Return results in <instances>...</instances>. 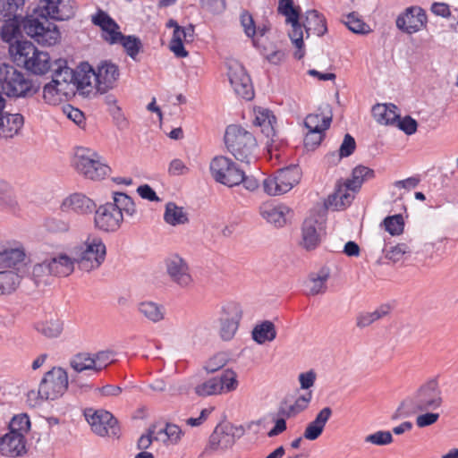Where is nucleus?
<instances>
[{
    "label": "nucleus",
    "instance_id": "f257e3e1",
    "mask_svg": "<svg viewBox=\"0 0 458 458\" xmlns=\"http://www.w3.org/2000/svg\"><path fill=\"white\" fill-rule=\"evenodd\" d=\"M62 0H38V5L32 13L25 17L4 20L1 36L4 41H12L21 32L33 38L42 46L55 45L61 38L57 26L48 18L64 21L70 14L64 13L60 7Z\"/></svg>",
    "mask_w": 458,
    "mask_h": 458
},
{
    "label": "nucleus",
    "instance_id": "f03ea898",
    "mask_svg": "<svg viewBox=\"0 0 458 458\" xmlns=\"http://www.w3.org/2000/svg\"><path fill=\"white\" fill-rule=\"evenodd\" d=\"M374 177L375 172L373 169L361 165H357L352 169L351 179L337 182L335 190L333 194L328 196L326 206L335 210L344 208L354 199V195L350 193L349 191L352 192L359 191L365 181Z\"/></svg>",
    "mask_w": 458,
    "mask_h": 458
},
{
    "label": "nucleus",
    "instance_id": "7ed1b4c3",
    "mask_svg": "<svg viewBox=\"0 0 458 458\" xmlns=\"http://www.w3.org/2000/svg\"><path fill=\"white\" fill-rule=\"evenodd\" d=\"M443 402V394L438 383L437 380H429L420 386L411 397L402 402L393 419H397L398 412L404 409L412 413L437 411L442 407Z\"/></svg>",
    "mask_w": 458,
    "mask_h": 458
},
{
    "label": "nucleus",
    "instance_id": "20e7f679",
    "mask_svg": "<svg viewBox=\"0 0 458 458\" xmlns=\"http://www.w3.org/2000/svg\"><path fill=\"white\" fill-rule=\"evenodd\" d=\"M106 248L102 239L89 234L87 238L72 249L73 259L82 272L89 273L98 269L106 259Z\"/></svg>",
    "mask_w": 458,
    "mask_h": 458
},
{
    "label": "nucleus",
    "instance_id": "39448f33",
    "mask_svg": "<svg viewBox=\"0 0 458 458\" xmlns=\"http://www.w3.org/2000/svg\"><path fill=\"white\" fill-rule=\"evenodd\" d=\"M91 21L94 25L101 28L106 41L110 44L120 43L127 55L135 60L142 47L140 38L135 36L123 35L119 31V25L102 10H98L96 14L92 15Z\"/></svg>",
    "mask_w": 458,
    "mask_h": 458
},
{
    "label": "nucleus",
    "instance_id": "423d86ee",
    "mask_svg": "<svg viewBox=\"0 0 458 458\" xmlns=\"http://www.w3.org/2000/svg\"><path fill=\"white\" fill-rule=\"evenodd\" d=\"M10 52L18 65L23 64L34 74H45L52 66L48 53L38 50L31 42L17 41L15 46H11Z\"/></svg>",
    "mask_w": 458,
    "mask_h": 458
},
{
    "label": "nucleus",
    "instance_id": "0eeeda50",
    "mask_svg": "<svg viewBox=\"0 0 458 458\" xmlns=\"http://www.w3.org/2000/svg\"><path fill=\"white\" fill-rule=\"evenodd\" d=\"M72 165L79 174L91 181L103 180L111 173V168L97 151L84 147L76 148Z\"/></svg>",
    "mask_w": 458,
    "mask_h": 458
},
{
    "label": "nucleus",
    "instance_id": "6e6552de",
    "mask_svg": "<svg viewBox=\"0 0 458 458\" xmlns=\"http://www.w3.org/2000/svg\"><path fill=\"white\" fill-rule=\"evenodd\" d=\"M227 150L238 161L250 164L254 159L257 141L251 132L238 125H229L225 133Z\"/></svg>",
    "mask_w": 458,
    "mask_h": 458
},
{
    "label": "nucleus",
    "instance_id": "1a4fd4ad",
    "mask_svg": "<svg viewBox=\"0 0 458 458\" xmlns=\"http://www.w3.org/2000/svg\"><path fill=\"white\" fill-rule=\"evenodd\" d=\"M68 384L67 372L61 367H54L44 375L38 392L28 393V401L36 405L38 400H55L65 393Z\"/></svg>",
    "mask_w": 458,
    "mask_h": 458
},
{
    "label": "nucleus",
    "instance_id": "9d476101",
    "mask_svg": "<svg viewBox=\"0 0 458 458\" xmlns=\"http://www.w3.org/2000/svg\"><path fill=\"white\" fill-rule=\"evenodd\" d=\"M0 89L9 98H26L32 95V82L13 65L0 64Z\"/></svg>",
    "mask_w": 458,
    "mask_h": 458
},
{
    "label": "nucleus",
    "instance_id": "9b49d317",
    "mask_svg": "<svg viewBox=\"0 0 458 458\" xmlns=\"http://www.w3.org/2000/svg\"><path fill=\"white\" fill-rule=\"evenodd\" d=\"M301 179L299 165H292L276 170L263 181L264 191L270 196H278L290 191Z\"/></svg>",
    "mask_w": 458,
    "mask_h": 458
},
{
    "label": "nucleus",
    "instance_id": "f8f14e48",
    "mask_svg": "<svg viewBox=\"0 0 458 458\" xmlns=\"http://www.w3.org/2000/svg\"><path fill=\"white\" fill-rule=\"evenodd\" d=\"M209 168L216 182L228 187L239 185L242 180V170L226 157H215L210 162Z\"/></svg>",
    "mask_w": 458,
    "mask_h": 458
},
{
    "label": "nucleus",
    "instance_id": "ddd939ff",
    "mask_svg": "<svg viewBox=\"0 0 458 458\" xmlns=\"http://www.w3.org/2000/svg\"><path fill=\"white\" fill-rule=\"evenodd\" d=\"M165 274L174 284L182 288H189L193 277L188 262L177 253H170L164 259Z\"/></svg>",
    "mask_w": 458,
    "mask_h": 458
},
{
    "label": "nucleus",
    "instance_id": "4468645a",
    "mask_svg": "<svg viewBox=\"0 0 458 458\" xmlns=\"http://www.w3.org/2000/svg\"><path fill=\"white\" fill-rule=\"evenodd\" d=\"M242 317V310L237 303H228L221 310L217 320V333L224 341H230L235 335Z\"/></svg>",
    "mask_w": 458,
    "mask_h": 458
},
{
    "label": "nucleus",
    "instance_id": "2eb2a0df",
    "mask_svg": "<svg viewBox=\"0 0 458 458\" xmlns=\"http://www.w3.org/2000/svg\"><path fill=\"white\" fill-rule=\"evenodd\" d=\"M85 418L94 433L98 436L116 437L119 434V427L116 419L107 411L87 409Z\"/></svg>",
    "mask_w": 458,
    "mask_h": 458
},
{
    "label": "nucleus",
    "instance_id": "dca6fc26",
    "mask_svg": "<svg viewBox=\"0 0 458 458\" xmlns=\"http://www.w3.org/2000/svg\"><path fill=\"white\" fill-rule=\"evenodd\" d=\"M228 78L234 92L241 98L250 100L254 97L251 80L244 67L236 60L226 63Z\"/></svg>",
    "mask_w": 458,
    "mask_h": 458
},
{
    "label": "nucleus",
    "instance_id": "f3484780",
    "mask_svg": "<svg viewBox=\"0 0 458 458\" xmlns=\"http://www.w3.org/2000/svg\"><path fill=\"white\" fill-rule=\"evenodd\" d=\"M53 83L60 86L59 90H66V97H72L75 91L83 88L74 71L67 66L66 60L58 59L53 64Z\"/></svg>",
    "mask_w": 458,
    "mask_h": 458
},
{
    "label": "nucleus",
    "instance_id": "a211bd4d",
    "mask_svg": "<svg viewBox=\"0 0 458 458\" xmlns=\"http://www.w3.org/2000/svg\"><path fill=\"white\" fill-rule=\"evenodd\" d=\"M89 72L95 77V87L100 94L114 89L120 77L119 67L110 61H102L96 70L90 67Z\"/></svg>",
    "mask_w": 458,
    "mask_h": 458
},
{
    "label": "nucleus",
    "instance_id": "6ab92c4d",
    "mask_svg": "<svg viewBox=\"0 0 458 458\" xmlns=\"http://www.w3.org/2000/svg\"><path fill=\"white\" fill-rule=\"evenodd\" d=\"M232 425H218L209 436L201 456H212L223 453L234 445Z\"/></svg>",
    "mask_w": 458,
    "mask_h": 458
},
{
    "label": "nucleus",
    "instance_id": "aec40b11",
    "mask_svg": "<svg viewBox=\"0 0 458 458\" xmlns=\"http://www.w3.org/2000/svg\"><path fill=\"white\" fill-rule=\"evenodd\" d=\"M396 27L407 34H413L426 28L427 13L420 6H411L398 15L395 21Z\"/></svg>",
    "mask_w": 458,
    "mask_h": 458
},
{
    "label": "nucleus",
    "instance_id": "412c9836",
    "mask_svg": "<svg viewBox=\"0 0 458 458\" xmlns=\"http://www.w3.org/2000/svg\"><path fill=\"white\" fill-rule=\"evenodd\" d=\"M123 216L110 202L100 205L95 209L94 223L96 227L105 232H115L123 223Z\"/></svg>",
    "mask_w": 458,
    "mask_h": 458
},
{
    "label": "nucleus",
    "instance_id": "4be33fe9",
    "mask_svg": "<svg viewBox=\"0 0 458 458\" xmlns=\"http://www.w3.org/2000/svg\"><path fill=\"white\" fill-rule=\"evenodd\" d=\"M324 231V222L321 217L310 216L307 217L301 229V246L307 250L317 248L321 241Z\"/></svg>",
    "mask_w": 458,
    "mask_h": 458
},
{
    "label": "nucleus",
    "instance_id": "5701e85b",
    "mask_svg": "<svg viewBox=\"0 0 458 458\" xmlns=\"http://www.w3.org/2000/svg\"><path fill=\"white\" fill-rule=\"evenodd\" d=\"M62 212H73L78 215H89L96 209L95 202L82 193H72L66 197L60 205Z\"/></svg>",
    "mask_w": 458,
    "mask_h": 458
},
{
    "label": "nucleus",
    "instance_id": "b1692460",
    "mask_svg": "<svg viewBox=\"0 0 458 458\" xmlns=\"http://www.w3.org/2000/svg\"><path fill=\"white\" fill-rule=\"evenodd\" d=\"M24 435L8 432L0 437V453L4 456L18 457L26 454Z\"/></svg>",
    "mask_w": 458,
    "mask_h": 458
},
{
    "label": "nucleus",
    "instance_id": "393cba45",
    "mask_svg": "<svg viewBox=\"0 0 458 458\" xmlns=\"http://www.w3.org/2000/svg\"><path fill=\"white\" fill-rule=\"evenodd\" d=\"M332 118L333 113L330 105L324 103L319 106L318 113L307 115L304 125L308 130L327 131L330 127Z\"/></svg>",
    "mask_w": 458,
    "mask_h": 458
},
{
    "label": "nucleus",
    "instance_id": "a878e982",
    "mask_svg": "<svg viewBox=\"0 0 458 458\" xmlns=\"http://www.w3.org/2000/svg\"><path fill=\"white\" fill-rule=\"evenodd\" d=\"M24 124V117L21 114L4 112L0 115V139H13L20 134Z\"/></svg>",
    "mask_w": 458,
    "mask_h": 458
},
{
    "label": "nucleus",
    "instance_id": "bb28decb",
    "mask_svg": "<svg viewBox=\"0 0 458 458\" xmlns=\"http://www.w3.org/2000/svg\"><path fill=\"white\" fill-rule=\"evenodd\" d=\"M333 411L330 407H324L316 415L314 420L310 422L303 433V437L308 440L318 439L324 431L325 426L331 418Z\"/></svg>",
    "mask_w": 458,
    "mask_h": 458
},
{
    "label": "nucleus",
    "instance_id": "cd10ccee",
    "mask_svg": "<svg viewBox=\"0 0 458 458\" xmlns=\"http://www.w3.org/2000/svg\"><path fill=\"white\" fill-rule=\"evenodd\" d=\"M289 208L285 206H276L272 203H263L259 208L261 216L267 222L275 225L277 227L283 226L285 222V214Z\"/></svg>",
    "mask_w": 458,
    "mask_h": 458
},
{
    "label": "nucleus",
    "instance_id": "c85d7f7f",
    "mask_svg": "<svg viewBox=\"0 0 458 458\" xmlns=\"http://www.w3.org/2000/svg\"><path fill=\"white\" fill-rule=\"evenodd\" d=\"M50 264V270L53 276L64 277L73 272L75 261L66 254H60L50 259H47Z\"/></svg>",
    "mask_w": 458,
    "mask_h": 458
},
{
    "label": "nucleus",
    "instance_id": "c756f323",
    "mask_svg": "<svg viewBox=\"0 0 458 458\" xmlns=\"http://www.w3.org/2000/svg\"><path fill=\"white\" fill-rule=\"evenodd\" d=\"M110 204L121 212L123 217L124 216L131 219L138 217L135 203L126 193L114 192L113 196V202H110Z\"/></svg>",
    "mask_w": 458,
    "mask_h": 458
},
{
    "label": "nucleus",
    "instance_id": "7c9ffc66",
    "mask_svg": "<svg viewBox=\"0 0 458 458\" xmlns=\"http://www.w3.org/2000/svg\"><path fill=\"white\" fill-rule=\"evenodd\" d=\"M304 27L308 37L310 35L321 37L327 31L326 19L317 10L307 13Z\"/></svg>",
    "mask_w": 458,
    "mask_h": 458
},
{
    "label": "nucleus",
    "instance_id": "2f4dec72",
    "mask_svg": "<svg viewBox=\"0 0 458 458\" xmlns=\"http://www.w3.org/2000/svg\"><path fill=\"white\" fill-rule=\"evenodd\" d=\"M372 114L381 124H394L399 119L397 106L394 104H377L372 108Z\"/></svg>",
    "mask_w": 458,
    "mask_h": 458
},
{
    "label": "nucleus",
    "instance_id": "473e14b6",
    "mask_svg": "<svg viewBox=\"0 0 458 458\" xmlns=\"http://www.w3.org/2000/svg\"><path fill=\"white\" fill-rule=\"evenodd\" d=\"M0 271V296L13 293L21 284V277L11 268Z\"/></svg>",
    "mask_w": 458,
    "mask_h": 458
},
{
    "label": "nucleus",
    "instance_id": "72a5a7b5",
    "mask_svg": "<svg viewBox=\"0 0 458 458\" xmlns=\"http://www.w3.org/2000/svg\"><path fill=\"white\" fill-rule=\"evenodd\" d=\"M311 398L312 393L310 391L298 397L293 404L287 405L286 402H284L279 407L278 413L286 418L294 417L308 408Z\"/></svg>",
    "mask_w": 458,
    "mask_h": 458
},
{
    "label": "nucleus",
    "instance_id": "f704fd0d",
    "mask_svg": "<svg viewBox=\"0 0 458 458\" xmlns=\"http://www.w3.org/2000/svg\"><path fill=\"white\" fill-rule=\"evenodd\" d=\"M34 328L47 338H57L63 332L64 323L58 318H51L36 323Z\"/></svg>",
    "mask_w": 458,
    "mask_h": 458
},
{
    "label": "nucleus",
    "instance_id": "c9c22d12",
    "mask_svg": "<svg viewBox=\"0 0 458 458\" xmlns=\"http://www.w3.org/2000/svg\"><path fill=\"white\" fill-rule=\"evenodd\" d=\"M24 258L25 253L21 249L0 246V268H14Z\"/></svg>",
    "mask_w": 458,
    "mask_h": 458
},
{
    "label": "nucleus",
    "instance_id": "e433bc0d",
    "mask_svg": "<svg viewBox=\"0 0 458 458\" xmlns=\"http://www.w3.org/2000/svg\"><path fill=\"white\" fill-rule=\"evenodd\" d=\"M164 219L173 226L185 225L189 222L188 214L183 210V208L174 202H168L165 205Z\"/></svg>",
    "mask_w": 458,
    "mask_h": 458
},
{
    "label": "nucleus",
    "instance_id": "4c0bfd02",
    "mask_svg": "<svg viewBox=\"0 0 458 458\" xmlns=\"http://www.w3.org/2000/svg\"><path fill=\"white\" fill-rule=\"evenodd\" d=\"M138 311L146 319L157 323L164 319V307L153 301H142L138 304Z\"/></svg>",
    "mask_w": 458,
    "mask_h": 458
},
{
    "label": "nucleus",
    "instance_id": "58836bf2",
    "mask_svg": "<svg viewBox=\"0 0 458 458\" xmlns=\"http://www.w3.org/2000/svg\"><path fill=\"white\" fill-rule=\"evenodd\" d=\"M276 336L275 325L269 321H263L257 325L252 330V338L255 342L262 344L266 342L273 341Z\"/></svg>",
    "mask_w": 458,
    "mask_h": 458
},
{
    "label": "nucleus",
    "instance_id": "ea45409f",
    "mask_svg": "<svg viewBox=\"0 0 458 458\" xmlns=\"http://www.w3.org/2000/svg\"><path fill=\"white\" fill-rule=\"evenodd\" d=\"M70 367L77 373L90 370L96 372V363L91 353L79 352L69 361Z\"/></svg>",
    "mask_w": 458,
    "mask_h": 458
},
{
    "label": "nucleus",
    "instance_id": "a19ab883",
    "mask_svg": "<svg viewBox=\"0 0 458 458\" xmlns=\"http://www.w3.org/2000/svg\"><path fill=\"white\" fill-rule=\"evenodd\" d=\"M388 306H381L372 312H360L356 317V327L363 329L389 313Z\"/></svg>",
    "mask_w": 458,
    "mask_h": 458
},
{
    "label": "nucleus",
    "instance_id": "79ce46f5",
    "mask_svg": "<svg viewBox=\"0 0 458 458\" xmlns=\"http://www.w3.org/2000/svg\"><path fill=\"white\" fill-rule=\"evenodd\" d=\"M328 278V268L323 267L318 273L310 274L309 293L311 295H317L325 293L327 290V281Z\"/></svg>",
    "mask_w": 458,
    "mask_h": 458
},
{
    "label": "nucleus",
    "instance_id": "37998d69",
    "mask_svg": "<svg viewBox=\"0 0 458 458\" xmlns=\"http://www.w3.org/2000/svg\"><path fill=\"white\" fill-rule=\"evenodd\" d=\"M291 23L292 30L289 32V38H291L293 44L296 47L297 50L294 53V57L297 59H301L305 52L302 49L303 47V33L301 23L299 22V19L292 20L287 21Z\"/></svg>",
    "mask_w": 458,
    "mask_h": 458
},
{
    "label": "nucleus",
    "instance_id": "c03bdc74",
    "mask_svg": "<svg viewBox=\"0 0 458 458\" xmlns=\"http://www.w3.org/2000/svg\"><path fill=\"white\" fill-rule=\"evenodd\" d=\"M24 3V0H0V21L21 17L18 11Z\"/></svg>",
    "mask_w": 458,
    "mask_h": 458
},
{
    "label": "nucleus",
    "instance_id": "a18cd8bd",
    "mask_svg": "<svg viewBox=\"0 0 458 458\" xmlns=\"http://www.w3.org/2000/svg\"><path fill=\"white\" fill-rule=\"evenodd\" d=\"M50 264L45 259L40 263H37L32 267L31 277L36 284H49L53 276L50 270Z\"/></svg>",
    "mask_w": 458,
    "mask_h": 458
},
{
    "label": "nucleus",
    "instance_id": "49530a36",
    "mask_svg": "<svg viewBox=\"0 0 458 458\" xmlns=\"http://www.w3.org/2000/svg\"><path fill=\"white\" fill-rule=\"evenodd\" d=\"M18 206L12 186L0 179V208L15 209Z\"/></svg>",
    "mask_w": 458,
    "mask_h": 458
},
{
    "label": "nucleus",
    "instance_id": "de8ad7c7",
    "mask_svg": "<svg viewBox=\"0 0 458 458\" xmlns=\"http://www.w3.org/2000/svg\"><path fill=\"white\" fill-rule=\"evenodd\" d=\"M60 86L53 83V81L50 83L45 85L43 89V98L45 101L50 105H57L62 102L64 98H68L66 97V90H59Z\"/></svg>",
    "mask_w": 458,
    "mask_h": 458
},
{
    "label": "nucleus",
    "instance_id": "09e8293b",
    "mask_svg": "<svg viewBox=\"0 0 458 458\" xmlns=\"http://www.w3.org/2000/svg\"><path fill=\"white\" fill-rule=\"evenodd\" d=\"M195 394L200 397L222 394V388L218 384V377H214L198 385L194 388Z\"/></svg>",
    "mask_w": 458,
    "mask_h": 458
},
{
    "label": "nucleus",
    "instance_id": "8fccbe9b",
    "mask_svg": "<svg viewBox=\"0 0 458 458\" xmlns=\"http://www.w3.org/2000/svg\"><path fill=\"white\" fill-rule=\"evenodd\" d=\"M182 435V429L175 424H166L165 428L159 429L156 436V440H162L163 442L170 441L172 444H176Z\"/></svg>",
    "mask_w": 458,
    "mask_h": 458
},
{
    "label": "nucleus",
    "instance_id": "3c124183",
    "mask_svg": "<svg viewBox=\"0 0 458 458\" xmlns=\"http://www.w3.org/2000/svg\"><path fill=\"white\" fill-rule=\"evenodd\" d=\"M217 377L219 386L222 388L221 394L233 392L238 387L237 374L232 369L224 370Z\"/></svg>",
    "mask_w": 458,
    "mask_h": 458
},
{
    "label": "nucleus",
    "instance_id": "603ef678",
    "mask_svg": "<svg viewBox=\"0 0 458 458\" xmlns=\"http://www.w3.org/2000/svg\"><path fill=\"white\" fill-rule=\"evenodd\" d=\"M182 27H176V30H174L173 38L169 45L170 50L179 58L186 57L189 55L183 47V42L185 41L182 38Z\"/></svg>",
    "mask_w": 458,
    "mask_h": 458
},
{
    "label": "nucleus",
    "instance_id": "864d4df0",
    "mask_svg": "<svg viewBox=\"0 0 458 458\" xmlns=\"http://www.w3.org/2000/svg\"><path fill=\"white\" fill-rule=\"evenodd\" d=\"M344 24L351 31L356 34H367L370 31L369 26L366 24L355 12L350 13L346 16Z\"/></svg>",
    "mask_w": 458,
    "mask_h": 458
},
{
    "label": "nucleus",
    "instance_id": "5fc2aeb1",
    "mask_svg": "<svg viewBox=\"0 0 458 458\" xmlns=\"http://www.w3.org/2000/svg\"><path fill=\"white\" fill-rule=\"evenodd\" d=\"M356 148V142L352 136L349 133L344 135V140L340 146L339 153L336 155L335 153H331L328 157L336 159L339 161L343 157H347L351 156Z\"/></svg>",
    "mask_w": 458,
    "mask_h": 458
},
{
    "label": "nucleus",
    "instance_id": "6e6d98bb",
    "mask_svg": "<svg viewBox=\"0 0 458 458\" xmlns=\"http://www.w3.org/2000/svg\"><path fill=\"white\" fill-rule=\"evenodd\" d=\"M240 20L246 36L252 38L254 45H258L259 39L255 38L257 34V27L252 15L249 12L243 11L241 13Z\"/></svg>",
    "mask_w": 458,
    "mask_h": 458
},
{
    "label": "nucleus",
    "instance_id": "4d7b16f0",
    "mask_svg": "<svg viewBox=\"0 0 458 458\" xmlns=\"http://www.w3.org/2000/svg\"><path fill=\"white\" fill-rule=\"evenodd\" d=\"M393 436L390 431L378 430L372 434L367 435L363 441L365 444L373 445H387L393 442Z\"/></svg>",
    "mask_w": 458,
    "mask_h": 458
},
{
    "label": "nucleus",
    "instance_id": "13d9d810",
    "mask_svg": "<svg viewBox=\"0 0 458 458\" xmlns=\"http://www.w3.org/2000/svg\"><path fill=\"white\" fill-rule=\"evenodd\" d=\"M385 229L391 235H399L403 232L404 222L402 215L387 216L383 222Z\"/></svg>",
    "mask_w": 458,
    "mask_h": 458
},
{
    "label": "nucleus",
    "instance_id": "bf43d9fd",
    "mask_svg": "<svg viewBox=\"0 0 458 458\" xmlns=\"http://www.w3.org/2000/svg\"><path fill=\"white\" fill-rule=\"evenodd\" d=\"M30 427V421L26 414L14 416L9 423V431L24 435Z\"/></svg>",
    "mask_w": 458,
    "mask_h": 458
},
{
    "label": "nucleus",
    "instance_id": "052dcab7",
    "mask_svg": "<svg viewBox=\"0 0 458 458\" xmlns=\"http://www.w3.org/2000/svg\"><path fill=\"white\" fill-rule=\"evenodd\" d=\"M44 225L48 232L54 233H67L70 230L69 222L58 217L47 218Z\"/></svg>",
    "mask_w": 458,
    "mask_h": 458
},
{
    "label": "nucleus",
    "instance_id": "680f3d73",
    "mask_svg": "<svg viewBox=\"0 0 458 458\" xmlns=\"http://www.w3.org/2000/svg\"><path fill=\"white\" fill-rule=\"evenodd\" d=\"M227 362V355L224 352H218L206 361L203 369L208 373H214L224 368Z\"/></svg>",
    "mask_w": 458,
    "mask_h": 458
},
{
    "label": "nucleus",
    "instance_id": "e2e57ef3",
    "mask_svg": "<svg viewBox=\"0 0 458 458\" xmlns=\"http://www.w3.org/2000/svg\"><path fill=\"white\" fill-rule=\"evenodd\" d=\"M96 363V373L101 371L111 364L114 360V352L111 350L99 351L96 353H91Z\"/></svg>",
    "mask_w": 458,
    "mask_h": 458
},
{
    "label": "nucleus",
    "instance_id": "0e129e2a",
    "mask_svg": "<svg viewBox=\"0 0 458 458\" xmlns=\"http://www.w3.org/2000/svg\"><path fill=\"white\" fill-rule=\"evenodd\" d=\"M278 13L286 17V21L299 19V11L293 6V0H279Z\"/></svg>",
    "mask_w": 458,
    "mask_h": 458
},
{
    "label": "nucleus",
    "instance_id": "69168bd1",
    "mask_svg": "<svg viewBox=\"0 0 458 458\" xmlns=\"http://www.w3.org/2000/svg\"><path fill=\"white\" fill-rule=\"evenodd\" d=\"M325 131L322 130H309L304 138V145L308 149H314L320 145L325 137Z\"/></svg>",
    "mask_w": 458,
    "mask_h": 458
},
{
    "label": "nucleus",
    "instance_id": "338daca9",
    "mask_svg": "<svg viewBox=\"0 0 458 458\" xmlns=\"http://www.w3.org/2000/svg\"><path fill=\"white\" fill-rule=\"evenodd\" d=\"M410 252L411 249L406 243H398L391 247L390 250L386 252V258L393 262H398L403 259L404 254Z\"/></svg>",
    "mask_w": 458,
    "mask_h": 458
},
{
    "label": "nucleus",
    "instance_id": "774afa93",
    "mask_svg": "<svg viewBox=\"0 0 458 458\" xmlns=\"http://www.w3.org/2000/svg\"><path fill=\"white\" fill-rule=\"evenodd\" d=\"M104 102L108 106V111L114 119L125 122V118L122 114L121 108L117 106V99L113 94L106 95L104 98Z\"/></svg>",
    "mask_w": 458,
    "mask_h": 458
}]
</instances>
